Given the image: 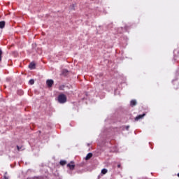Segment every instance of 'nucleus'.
I'll return each mask as SVG.
<instances>
[{
	"mask_svg": "<svg viewBox=\"0 0 179 179\" xmlns=\"http://www.w3.org/2000/svg\"><path fill=\"white\" fill-rule=\"evenodd\" d=\"M29 85H34V79H31V80L29 81Z\"/></svg>",
	"mask_w": 179,
	"mask_h": 179,
	"instance_id": "nucleus-11",
	"label": "nucleus"
},
{
	"mask_svg": "<svg viewBox=\"0 0 179 179\" xmlns=\"http://www.w3.org/2000/svg\"><path fill=\"white\" fill-rule=\"evenodd\" d=\"M118 167H120V165H118Z\"/></svg>",
	"mask_w": 179,
	"mask_h": 179,
	"instance_id": "nucleus-17",
	"label": "nucleus"
},
{
	"mask_svg": "<svg viewBox=\"0 0 179 179\" xmlns=\"http://www.w3.org/2000/svg\"><path fill=\"white\" fill-rule=\"evenodd\" d=\"M46 84L48 86V87H52V85H54V80H47Z\"/></svg>",
	"mask_w": 179,
	"mask_h": 179,
	"instance_id": "nucleus-2",
	"label": "nucleus"
},
{
	"mask_svg": "<svg viewBox=\"0 0 179 179\" xmlns=\"http://www.w3.org/2000/svg\"><path fill=\"white\" fill-rule=\"evenodd\" d=\"M128 128H129V126H127V129H128Z\"/></svg>",
	"mask_w": 179,
	"mask_h": 179,
	"instance_id": "nucleus-16",
	"label": "nucleus"
},
{
	"mask_svg": "<svg viewBox=\"0 0 179 179\" xmlns=\"http://www.w3.org/2000/svg\"><path fill=\"white\" fill-rule=\"evenodd\" d=\"M131 106H136V100H132L130 103Z\"/></svg>",
	"mask_w": 179,
	"mask_h": 179,
	"instance_id": "nucleus-8",
	"label": "nucleus"
},
{
	"mask_svg": "<svg viewBox=\"0 0 179 179\" xmlns=\"http://www.w3.org/2000/svg\"><path fill=\"white\" fill-rule=\"evenodd\" d=\"M5 27V21L0 22V29H3Z\"/></svg>",
	"mask_w": 179,
	"mask_h": 179,
	"instance_id": "nucleus-7",
	"label": "nucleus"
},
{
	"mask_svg": "<svg viewBox=\"0 0 179 179\" xmlns=\"http://www.w3.org/2000/svg\"><path fill=\"white\" fill-rule=\"evenodd\" d=\"M29 68H30L31 69H36V64H34V62L30 63V64L29 65Z\"/></svg>",
	"mask_w": 179,
	"mask_h": 179,
	"instance_id": "nucleus-5",
	"label": "nucleus"
},
{
	"mask_svg": "<svg viewBox=\"0 0 179 179\" xmlns=\"http://www.w3.org/2000/svg\"><path fill=\"white\" fill-rule=\"evenodd\" d=\"M69 71L66 69H64L62 71L63 75H67Z\"/></svg>",
	"mask_w": 179,
	"mask_h": 179,
	"instance_id": "nucleus-10",
	"label": "nucleus"
},
{
	"mask_svg": "<svg viewBox=\"0 0 179 179\" xmlns=\"http://www.w3.org/2000/svg\"><path fill=\"white\" fill-rule=\"evenodd\" d=\"M60 164H61L62 166H65V164H66V161H61V162H60Z\"/></svg>",
	"mask_w": 179,
	"mask_h": 179,
	"instance_id": "nucleus-12",
	"label": "nucleus"
},
{
	"mask_svg": "<svg viewBox=\"0 0 179 179\" xmlns=\"http://www.w3.org/2000/svg\"><path fill=\"white\" fill-rule=\"evenodd\" d=\"M59 89V90H64V89H65V86L64 85H60Z\"/></svg>",
	"mask_w": 179,
	"mask_h": 179,
	"instance_id": "nucleus-13",
	"label": "nucleus"
},
{
	"mask_svg": "<svg viewBox=\"0 0 179 179\" xmlns=\"http://www.w3.org/2000/svg\"><path fill=\"white\" fill-rule=\"evenodd\" d=\"M67 167H69L70 170H73L75 169V164L71 162V164H67Z\"/></svg>",
	"mask_w": 179,
	"mask_h": 179,
	"instance_id": "nucleus-4",
	"label": "nucleus"
},
{
	"mask_svg": "<svg viewBox=\"0 0 179 179\" xmlns=\"http://www.w3.org/2000/svg\"><path fill=\"white\" fill-rule=\"evenodd\" d=\"M146 115V114L139 115L138 116L135 117V121H138V120H142Z\"/></svg>",
	"mask_w": 179,
	"mask_h": 179,
	"instance_id": "nucleus-3",
	"label": "nucleus"
},
{
	"mask_svg": "<svg viewBox=\"0 0 179 179\" xmlns=\"http://www.w3.org/2000/svg\"><path fill=\"white\" fill-rule=\"evenodd\" d=\"M17 150H20V149H22V147H19V145H17Z\"/></svg>",
	"mask_w": 179,
	"mask_h": 179,
	"instance_id": "nucleus-15",
	"label": "nucleus"
},
{
	"mask_svg": "<svg viewBox=\"0 0 179 179\" xmlns=\"http://www.w3.org/2000/svg\"><path fill=\"white\" fill-rule=\"evenodd\" d=\"M108 171L107 169H103L101 170V174H107Z\"/></svg>",
	"mask_w": 179,
	"mask_h": 179,
	"instance_id": "nucleus-9",
	"label": "nucleus"
},
{
	"mask_svg": "<svg viewBox=\"0 0 179 179\" xmlns=\"http://www.w3.org/2000/svg\"><path fill=\"white\" fill-rule=\"evenodd\" d=\"M2 61V50L0 49V62Z\"/></svg>",
	"mask_w": 179,
	"mask_h": 179,
	"instance_id": "nucleus-14",
	"label": "nucleus"
},
{
	"mask_svg": "<svg viewBox=\"0 0 179 179\" xmlns=\"http://www.w3.org/2000/svg\"><path fill=\"white\" fill-rule=\"evenodd\" d=\"M58 101H59V103H61L62 104L64 103H66V96H65V94H64L59 95Z\"/></svg>",
	"mask_w": 179,
	"mask_h": 179,
	"instance_id": "nucleus-1",
	"label": "nucleus"
},
{
	"mask_svg": "<svg viewBox=\"0 0 179 179\" xmlns=\"http://www.w3.org/2000/svg\"><path fill=\"white\" fill-rule=\"evenodd\" d=\"M93 154L92 152H90L85 157V160H89L91 157H92Z\"/></svg>",
	"mask_w": 179,
	"mask_h": 179,
	"instance_id": "nucleus-6",
	"label": "nucleus"
}]
</instances>
